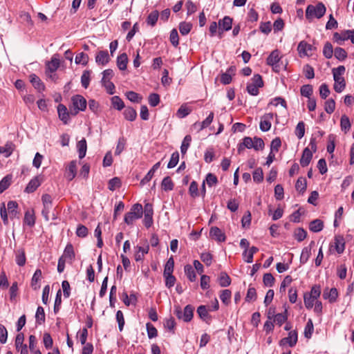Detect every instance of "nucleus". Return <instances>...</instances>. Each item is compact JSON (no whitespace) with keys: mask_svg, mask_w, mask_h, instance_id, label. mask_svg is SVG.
Returning a JSON list of instances; mask_svg holds the SVG:
<instances>
[{"mask_svg":"<svg viewBox=\"0 0 354 354\" xmlns=\"http://www.w3.org/2000/svg\"><path fill=\"white\" fill-rule=\"evenodd\" d=\"M346 68L344 66H339L332 70L333 79L335 81L334 90L337 93H341L345 88L346 82L342 77L345 73Z\"/></svg>","mask_w":354,"mask_h":354,"instance_id":"nucleus-1","label":"nucleus"},{"mask_svg":"<svg viewBox=\"0 0 354 354\" xmlns=\"http://www.w3.org/2000/svg\"><path fill=\"white\" fill-rule=\"evenodd\" d=\"M143 207L141 204L136 203L132 205L131 209L127 212L124 218L125 223L128 225H133V222L142 216Z\"/></svg>","mask_w":354,"mask_h":354,"instance_id":"nucleus-2","label":"nucleus"},{"mask_svg":"<svg viewBox=\"0 0 354 354\" xmlns=\"http://www.w3.org/2000/svg\"><path fill=\"white\" fill-rule=\"evenodd\" d=\"M281 59L280 52L278 50H274L271 52L266 62L268 65L272 66L274 72L279 73L283 68H286V65L282 64Z\"/></svg>","mask_w":354,"mask_h":354,"instance_id":"nucleus-3","label":"nucleus"},{"mask_svg":"<svg viewBox=\"0 0 354 354\" xmlns=\"http://www.w3.org/2000/svg\"><path fill=\"white\" fill-rule=\"evenodd\" d=\"M194 307L192 305H187L183 311L180 306H174V314L179 319L183 320L185 322H189L194 315Z\"/></svg>","mask_w":354,"mask_h":354,"instance_id":"nucleus-4","label":"nucleus"},{"mask_svg":"<svg viewBox=\"0 0 354 354\" xmlns=\"http://www.w3.org/2000/svg\"><path fill=\"white\" fill-rule=\"evenodd\" d=\"M326 10V7L322 3H319L315 6L309 5L306 10V17L308 19L314 17L319 19L324 15Z\"/></svg>","mask_w":354,"mask_h":354,"instance_id":"nucleus-5","label":"nucleus"},{"mask_svg":"<svg viewBox=\"0 0 354 354\" xmlns=\"http://www.w3.org/2000/svg\"><path fill=\"white\" fill-rule=\"evenodd\" d=\"M263 86L262 77L259 74H255L252 78V82L247 85V91L252 95L259 94V88Z\"/></svg>","mask_w":354,"mask_h":354,"instance_id":"nucleus-6","label":"nucleus"},{"mask_svg":"<svg viewBox=\"0 0 354 354\" xmlns=\"http://www.w3.org/2000/svg\"><path fill=\"white\" fill-rule=\"evenodd\" d=\"M41 201L44 208L41 214L46 221H49V213L53 207V198L48 194H44L41 196Z\"/></svg>","mask_w":354,"mask_h":354,"instance_id":"nucleus-7","label":"nucleus"},{"mask_svg":"<svg viewBox=\"0 0 354 354\" xmlns=\"http://www.w3.org/2000/svg\"><path fill=\"white\" fill-rule=\"evenodd\" d=\"M143 214H144V220L143 223L145 226L147 228L150 227L153 223V205L151 203H146L145 205V207L143 208Z\"/></svg>","mask_w":354,"mask_h":354,"instance_id":"nucleus-8","label":"nucleus"},{"mask_svg":"<svg viewBox=\"0 0 354 354\" xmlns=\"http://www.w3.org/2000/svg\"><path fill=\"white\" fill-rule=\"evenodd\" d=\"M71 101L75 109L74 115H76L80 111H82L85 110L86 107V100L83 96L80 95H74Z\"/></svg>","mask_w":354,"mask_h":354,"instance_id":"nucleus-9","label":"nucleus"},{"mask_svg":"<svg viewBox=\"0 0 354 354\" xmlns=\"http://www.w3.org/2000/svg\"><path fill=\"white\" fill-rule=\"evenodd\" d=\"M218 36L222 37L223 31H228L232 28V19L228 16H225L223 19H220L218 22Z\"/></svg>","mask_w":354,"mask_h":354,"instance_id":"nucleus-10","label":"nucleus"},{"mask_svg":"<svg viewBox=\"0 0 354 354\" xmlns=\"http://www.w3.org/2000/svg\"><path fill=\"white\" fill-rule=\"evenodd\" d=\"M24 335L22 333H19L17 335L15 338V348L16 350L20 353V354H28V350L27 345L24 344Z\"/></svg>","mask_w":354,"mask_h":354,"instance_id":"nucleus-11","label":"nucleus"},{"mask_svg":"<svg viewBox=\"0 0 354 354\" xmlns=\"http://www.w3.org/2000/svg\"><path fill=\"white\" fill-rule=\"evenodd\" d=\"M274 114L272 113L265 114L261 120L260 122V129L262 131H268L271 128V120L273 119Z\"/></svg>","mask_w":354,"mask_h":354,"instance_id":"nucleus-12","label":"nucleus"},{"mask_svg":"<svg viewBox=\"0 0 354 354\" xmlns=\"http://www.w3.org/2000/svg\"><path fill=\"white\" fill-rule=\"evenodd\" d=\"M297 333L296 330H292L288 333V336L283 338L280 341V345L284 346L288 344L290 347H293L297 342Z\"/></svg>","mask_w":354,"mask_h":354,"instance_id":"nucleus-13","label":"nucleus"},{"mask_svg":"<svg viewBox=\"0 0 354 354\" xmlns=\"http://www.w3.org/2000/svg\"><path fill=\"white\" fill-rule=\"evenodd\" d=\"M322 296L324 299L328 300L330 303H334L338 297V292L335 288H326L324 290Z\"/></svg>","mask_w":354,"mask_h":354,"instance_id":"nucleus-14","label":"nucleus"},{"mask_svg":"<svg viewBox=\"0 0 354 354\" xmlns=\"http://www.w3.org/2000/svg\"><path fill=\"white\" fill-rule=\"evenodd\" d=\"M313 49V46L305 41H300L297 46V50L301 57L307 56L308 52H311Z\"/></svg>","mask_w":354,"mask_h":354,"instance_id":"nucleus-15","label":"nucleus"},{"mask_svg":"<svg viewBox=\"0 0 354 354\" xmlns=\"http://www.w3.org/2000/svg\"><path fill=\"white\" fill-rule=\"evenodd\" d=\"M209 235L218 242H224L226 239L225 234L217 227H211Z\"/></svg>","mask_w":354,"mask_h":354,"instance_id":"nucleus-16","label":"nucleus"},{"mask_svg":"<svg viewBox=\"0 0 354 354\" xmlns=\"http://www.w3.org/2000/svg\"><path fill=\"white\" fill-rule=\"evenodd\" d=\"M315 245V241H312L309 245L303 248L301 256L300 263L305 264L309 259L311 255V249Z\"/></svg>","mask_w":354,"mask_h":354,"instance_id":"nucleus-17","label":"nucleus"},{"mask_svg":"<svg viewBox=\"0 0 354 354\" xmlns=\"http://www.w3.org/2000/svg\"><path fill=\"white\" fill-rule=\"evenodd\" d=\"M135 254L134 258L136 261H142L144 259V257L146 254L149 252V246L147 245L145 247L142 246H136L135 248Z\"/></svg>","mask_w":354,"mask_h":354,"instance_id":"nucleus-18","label":"nucleus"},{"mask_svg":"<svg viewBox=\"0 0 354 354\" xmlns=\"http://www.w3.org/2000/svg\"><path fill=\"white\" fill-rule=\"evenodd\" d=\"M313 158V152L311 150L306 147L303 151L301 158L300 159V164L303 167L308 166Z\"/></svg>","mask_w":354,"mask_h":354,"instance_id":"nucleus-19","label":"nucleus"},{"mask_svg":"<svg viewBox=\"0 0 354 354\" xmlns=\"http://www.w3.org/2000/svg\"><path fill=\"white\" fill-rule=\"evenodd\" d=\"M60 64L59 59L55 55L53 56L51 60L46 63V71L48 73H55L59 68Z\"/></svg>","mask_w":354,"mask_h":354,"instance_id":"nucleus-20","label":"nucleus"},{"mask_svg":"<svg viewBox=\"0 0 354 354\" xmlns=\"http://www.w3.org/2000/svg\"><path fill=\"white\" fill-rule=\"evenodd\" d=\"M77 174V162L75 160L71 161L66 171V178L69 180H72L76 176Z\"/></svg>","mask_w":354,"mask_h":354,"instance_id":"nucleus-21","label":"nucleus"},{"mask_svg":"<svg viewBox=\"0 0 354 354\" xmlns=\"http://www.w3.org/2000/svg\"><path fill=\"white\" fill-rule=\"evenodd\" d=\"M57 112L59 119L64 123L67 124L69 120V113L65 105L59 104L57 106Z\"/></svg>","mask_w":354,"mask_h":354,"instance_id":"nucleus-22","label":"nucleus"},{"mask_svg":"<svg viewBox=\"0 0 354 354\" xmlns=\"http://www.w3.org/2000/svg\"><path fill=\"white\" fill-rule=\"evenodd\" d=\"M29 77L30 82L35 89L39 91H43L45 89L44 83L37 75L35 74H31Z\"/></svg>","mask_w":354,"mask_h":354,"instance_id":"nucleus-23","label":"nucleus"},{"mask_svg":"<svg viewBox=\"0 0 354 354\" xmlns=\"http://www.w3.org/2000/svg\"><path fill=\"white\" fill-rule=\"evenodd\" d=\"M42 278V272L40 269H37L33 274L31 279V287L34 290H37L40 288L39 281Z\"/></svg>","mask_w":354,"mask_h":354,"instance_id":"nucleus-24","label":"nucleus"},{"mask_svg":"<svg viewBox=\"0 0 354 354\" xmlns=\"http://www.w3.org/2000/svg\"><path fill=\"white\" fill-rule=\"evenodd\" d=\"M40 185L41 180L38 176H36L30 180L26 187L25 188V192L27 193H32Z\"/></svg>","mask_w":354,"mask_h":354,"instance_id":"nucleus-25","label":"nucleus"},{"mask_svg":"<svg viewBox=\"0 0 354 354\" xmlns=\"http://www.w3.org/2000/svg\"><path fill=\"white\" fill-rule=\"evenodd\" d=\"M97 64L106 65L109 62V55L106 50H100L95 57Z\"/></svg>","mask_w":354,"mask_h":354,"instance_id":"nucleus-26","label":"nucleus"},{"mask_svg":"<svg viewBox=\"0 0 354 354\" xmlns=\"http://www.w3.org/2000/svg\"><path fill=\"white\" fill-rule=\"evenodd\" d=\"M15 149V145L11 142H8L5 145L0 147V153L4 157L8 158L12 153Z\"/></svg>","mask_w":354,"mask_h":354,"instance_id":"nucleus-27","label":"nucleus"},{"mask_svg":"<svg viewBox=\"0 0 354 354\" xmlns=\"http://www.w3.org/2000/svg\"><path fill=\"white\" fill-rule=\"evenodd\" d=\"M64 259H68L70 261H73L75 259V252L73 249V246L71 243H68L64 250V253L61 257Z\"/></svg>","mask_w":354,"mask_h":354,"instance_id":"nucleus-28","label":"nucleus"},{"mask_svg":"<svg viewBox=\"0 0 354 354\" xmlns=\"http://www.w3.org/2000/svg\"><path fill=\"white\" fill-rule=\"evenodd\" d=\"M8 211L10 218H14L18 216V204L16 201H10L7 204Z\"/></svg>","mask_w":354,"mask_h":354,"instance_id":"nucleus-29","label":"nucleus"},{"mask_svg":"<svg viewBox=\"0 0 354 354\" xmlns=\"http://www.w3.org/2000/svg\"><path fill=\"white\" fill-rule=\"evenodd\" d=\"M348 30H343L340 32H335L333 34V39L335 41L338 43L339 44H342L346 40H348L349 38Z\"/></svg>","mask_w":354,"mask_h":354,"instance_id":"nucleus-30","label":"nucleus"},{"mask_svg":"<svg viewBox=\"0 0 354 354\" xmlns=\"http://www.w3.org/2000/svg\"><path fill=\"white\" fill-rule=\"evenodd\" d=\"M127 63H128V57L125 53H122L118 56L117 66L120 70L124 71L127 68Z\"/></svg>","mask_w":354,"mask_h":354,"instance_id":"nucleus-31","label":"nucleus"},{"mask_svg":"<svg viewBox=\"0 0 354 354\" xmlns=\"http://www.w3.org/2000/svg\"><path fill=\"white\" fill-rule=\"evenodd\" d=\"M324 223L320 219H315L309 223V229L313 232H319L323 230Z\"/></svg>","mask_w":354,"mask_h":354,"instance_id":"nucleus-32","label":"nucleus"},{"mask_svg":"<svg viewBox=\"0 0 354 354\" xmlns=\"http://www.w3.org/2000/svg\"><path fill=\"white\" fill-rule=\"evenodd\" d=\"M24 223L30 227H33L35 225V216L33 211H26L25 212Z\"/></svg>","mask_w":354,"mask_h":354,"instance_id":"nucleus-33","label":"nucleus"},{"mask_svg":"<svg viewBox=\"0 0 354 354\" xmlns=\"http://www.w3.org/2000/svg\"><path fill=\"white\" fill-rule=\"evenodd\" d=\"M335 248L338 254H342L345 249V242L342 236H335Z\"/></svg>","mask_w":354,"mask_h":354,"instance_id":"nucleus-34","label":"nucleus"},{"mask_svg":"<svg viewBox=\"0 0 354 354\" xmlns=\"http://www.w3.org/2000/svg\"><path fill=\"white\" fill-rule=\"evenodd\" d=\"M77 147L79 153V158L80 159L83 158L86 156L87 145L86 141L84 138L80 140L77 144Z\"/></svg>","mask_w":354,"mask_h":354,"instance_id":"nucleus-35","label":"nucleus"},{"mask_svg":"<svg viewBox=\"0 0 354 354\" xmlns=\"http://www.w3.org/2000/svg\"><path fill=\"white\" fill-rule=\"evenodd\" d=\"M123 114L125 119L129 121H134L137 117V112L136 109L132 107H127Z\"/></svg>","mask_w":354,"mask_h":354,"instance_id":"nucleus-36","label":"nucleus"},{"mask_svg":"<svg viewBox=\"0 0 354 354\" xmlns=\"http://www.w3.org/2000/svg\"><path fill=\"white\" fill-rule=\"evenodd\" d=\"M244 148H253V140L250 137H245L243 139V142L238 147V152L241 153V151L243 150Z\"/></svg>","mask_w":354,"mask_h":354,"instance_id":"nucleus-37","label":"nucleus"},{"mask_svg":"<svg viewBox=\"0 0 354 354\" xmlns=\"http://www.w3.org/2000/svg\"><path fill=\"white\" fill-rule=\"evenodd\" d=\"M218 281L221 287H227L230 285L231 279L228 274L225 272H221Z\"/></svg>","mask_w":354,"mask_h":354,"instance_id":"nucleus-38","label":"nucleus"},{"mask_svg":"<svg viewBox=\"0 0 354 354\" xmlns=\"http://www.w3.org/2000/svg\"><path fill=\"white\" fill-rule=\"evenodd\" d=\"M36 323L37 324H42L45 322V313L44 309L41 306H39L37 309L35 314Z\"/></svg>","mask_w":354,"mask_h":354,"instance_id":"nucleus-39","label":"nucleus"},{"mask_svg":"<svg viewBox=\"0 0 354 354\" xmlns=\"http://www.w3.org/2000/svg\"><path fill=\"white\" fill-rule=\"evenodd\" d=\"M174 261L173 257H171L167 260V261L165 266L163 275L172 274V273L174 272Z\"/></svg>","mask_w":354,"mask_h":354,"instance_id":"nucleus-40","label":"nucleus"},{"mask_svg":"<svg viewBox=\"0 0 354 354\" xmlns=\"http://www.w3.org/2000/svg\"><path fill=\"white\" fill-rule=\"evenodd\" d=\"M159 12L158 10L152 11L147 18V23L151 26H154L158 21Z\"/></svg>","mask_w":354,"mask_h":354,"instance_id":"nucleus-41","label":"nucleus"},{"mask_svg":"<svg viewBox=\"0 0 354 354\" xmlns=\"http://www.w3.org/2000/svg\"><path fill=\"white\" fill-rule=\"evenodd\" d=\"M340 127L342 131L347 133L351 129V122L349 118L346 115H343L340 120Z\"/></svg>","mask_w":354,"mask_h":354,"instance_id":"nucleus-42","label":"nucleus"},{"mask_svg":"<svg viewBox=\"0 0 354 354\" xmlns=\"http://www.w3.org/2000/svg\"><path fill=\"white\" fill-rule=\"evenodd\" d=\"M122 300L124 304L127 306L131 304H136L137 301V298L135 295L131 294L129 297L127 292L122 293Z\"/></svg>","mask_w":354,"mask_h":354,"instance_id":"nucleus-43","label":"nucleus"},{"mask_svg":"<svg viewBox=\"0 0 354 354\" xmlns=\"http://www.w3.org/2000/svg\"><path fill=\"white\" fill-rule=\"evenodd\" d=\"M111 104L113 108L119 111L122 110L124 107L123 101L119 96L117 95L112 97Z\"/></svg>","mask_w":354,"mask_h":354,"instance_id":"nucleus-44","label":"nucleus"},{"mask_svg":"<svg viewBox=\"0 0 354 354\" xmlns=\"http://www.w3.org/2000/svg\"><path fill=\"white\" fill-rule=\"evenodd\" d=\"M161 186L165 191H171L174 189V183L169 176L163 178Z\"/></svg>","mask_w":354,"mask_h":354,"instance_id":"nucleus-45","label":"nucleus"},{"mask_svg":"<svg viewBox=\"0 0 354 354\" xmlns=\"http://www.w3.org/2000/svg\"><path fill=\"white\" fill-rule=\"evenodd\" d=\"M185 273L191 281H194L196 279L195 271L191 265H186L184 268Z\"/></svg>","mask_w":354,"mask_h":354,"instance_id":"nucleus-46","label":"nucleus"},{"mask_svg":"<svg viewBox=\"0 0 354 354\" xmlns=\"http://www.w3.org/2000/svg\"><path fill=\"white\" fill-rule=\"evenodd\" d=\"M191 111L192 109L190 108L187 107L186 104H183L177 111L176 115L179 118H183L188 115Z\"/></svg>","mask_w":354,"mask_h":354,"instance_id":"nucleus-47","label":"nucleus"},{"mask_svg":"<svg viewBox=\"0 0 354 354\" xmlns=\"http://www.w3.org/2000/svg\"><path fill=\"white\" fill-rule=\"evenodd\" d=\"M197 313L200 318L203 321H206L209 317L208 310L206 306L201 305L197 308Z\"/></svg>","mask_w":354,"mask_h":354,"instance_id":"nucleus-48","label":"nucleus"},{"mask_svg":"<svg viewBox=\"0 0 354 354\" xmlns=\"http://www.w3.org/2000/svg\"><path fill=\"white\" fill-rule=\"evenodd\" d=\"M192 142V137L190 135H187L182 142L180 146V151L182 154H185Z\"/></svg>","mask_w":354,"mask_h":354,"instance_id":"nucleus-49","label":"nucleus"},{"mask_svg":"<svg viewBox=\"0 0 354 354\" xmlns=\"http://www.w3.org/2000/svg\"><path fill=\"white\" fill-rule=\"evenodd\" d=\"M288 319L287 310L283 313H278L274 316V322L281 326Z\"/></svg>","mask_w":354,"mask_h":354,"instance_id":"nucleus-50","label":"nucleus"},{"mask_svg":"<svg viewBox=\"0 0 354 354\" xmlns=\"http://www.w3.org/2000/svg\"><path fill=\"white\" fill-rule=\"evenodd\" d=\"M335 57L339 61L344 60L347 57L346 51L340 47H337L334 50Z\"/></svg>","mask_w":354,"mask_h":354,"instance_id":"nucleus-51","label":"nucleus"},{"mask_svg":"<svg viewBox=\"0 0 354 354\" xmlns=\"http://www.w3.org/2000/svg\"><path fill=\"white\" fill-rule=\"evenodd\" d=\"M231 296V291L228 289H225L221 291L220 295V299L223 304L227 305L230 301Z\"/></svg>","mask_w":354,"mask_h":354,"instance_id":"nucleus-52","label":"nucleus"},{"mask_svg":"<svg viewBox=\"0 0 354 354\" xmlns=\"http://www.w3.org/2000/svg\"><path fill=\"white\" fill-rule=\"evenodd\" d=\"M126 145V140L124 137H121L118 139L116 149L115 151V154L116 156H119L124 149Z\"/></svg>","mask_w":354,"mask_h":354,"instance_id":"nucleus-53","label":"nucleus"},{"mask_svg":"<svg viewBox=\"0 0 354 354\" xmlns=\"http://www.w3.org/2000/svg\"><path fill=\"white\" fill-rule=\"evenodd\" d=\"M333 54V46L330 42H326L323 48V55L327 59L332 57Z\"/></svg>","mask_w":354,"mask_h":354,"instance_id":"nucleus-54","label":"nucleus"},{"mask_svg":"<svg viewBox=\"0 0 354 354\" xmlns=\"http://www.w3.org/2000/svg\"><path fill=\"white\" fill-rule=\"evenodd\" d=\"M305 134V124L304 122H299L295 129V135L299 139H301Z\"/></svg>","mask_w":354,"mask_h":354,"instance_id":"nucleus-55","label":"nucleus"},{"mask_svg":"<svg viewBox=\"0 0 354 354\" xmlns=\"http://www.w3.org/2000/svg\"><path fill=\"white\" fill-rule=\"evenodd\" d=\"M90 75L91 73L89 71H84L81 76V84L84 88H88L89 85Z\"/></svg>","mask_w":354,"mask_h":354,"instance_id":"nucleus-56","label":"nucleus"},{"mask_svg":"<svg viewBox=\"0 0 354 354\" xmlns=\"http://www.w3.org/2000/svg\"><path fill=\"white\" fill-rule=\"evenodd\" d=\"M314 330L313 321L310 319L306 323L304 328V336L306 338H310Z\"/></svg>","mask_w":354,"mask_h":354,"instance_id":"nucleus-57","label":"nucleus"},{"mask_svg":"<svg viewBox=\"0 0 354 354\" xmlns=\"http://www.w3.org/2000/svg\"><path fill=\"white\" fill-rule=\"evenodd\" d=\"M214 116V113L212 111L210 112L209 115L202 122L198 124L200 125V130H203V129L208 127L212 122Z\"/></svg>","mask_w":354,"mask_h":354,"instance_id":"nucleus-58","label":"nucleus"},{"mask_svg":"<svg viewBox=\"0 0 354 354\" xmlns=\"http://www.w3.org/2000/svg\"><path fill=\"white\" fill-rule=\"evenodd\" d=\"M192 28V25L190 23L181 22L179 24V30L181 35H187Z\"/></svg>","mask_w":354,"mask_h":354,"instance_id":"nucleus-59","label":"nucleus"},{"mask_svg":"<svg viewBox=\"0 0 354 354\" xmlns=\"http://www.w3.org/2000/svg\"><path fill=\"white\" fill-rule=\"evenodd\" d=\"M121 186V180L118 177H114L109 181V189L111 191H114L115 189L119 188Z\"/></svg>","mask_w":354,"mask_h":354,"instance_id":"nucleus-60","label":"nucleus"},{"mask_svg":"<svg viewBox=\"0 0 354 354\" xmlns=\"http://www.w3.org/2000/svg\"><path fill=\"white\" fill-rule=\"evenodd\" d=\"M75 61L77 64L86 65L88 61V56L84 53H80L76 55Z\"/></svg>","mask_w":354,"mask_h":354,"instance_id":"nucleus-61","label":"nucleus"},{"mask_svg":"<svg viewBox=\"0 0 354 354\" xmlns=\"http://www.w3.org/2000/svg\"><path fill=\"white\" fill-rule=\"evenodd\" d=\"M11 177L9 176H5L0 181V194L3 193L6 189L8 188L10 185Z\"/></svg>","mask_w":354,"mask_h":354,"instance_id":"nucleus-62","label":"nucleus"},{"mask_svg":"<svg viewBox=\"0 0 354 354\" xmlns=\"http://www.w3.org/2000/svg\"><path fill=\"white\" fill-rule=\"evenodd\" d=\"M301 95L310 98V95L313 94V86L310 84H306L301 87Z\"/></svg>","mask_w":354,"mask_h":354,"instance_id":"nucleus-63","label":"nucleus"},{"mask_svg":"<svg viewBox=\"0 0 354 354\" xmlns=\"http://www.w3.org/2000/svg\"><path fill=\"white\" fill-rule=\"evenodd\" d=\"M204 181H205V183H207L209 187H212L218 183L217 177L212 173L207 174Z\"/></svg>","mask_w":354,"mask_h":354,"instance_id":"nucleus-64","label":"nucleus"}]
</instances>
